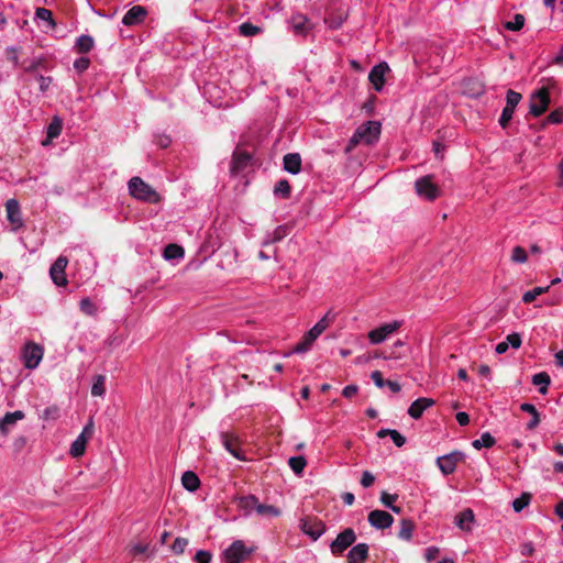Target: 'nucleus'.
I'll return each mask as SVG.
<instances>
[{
    "mask_svg": "<svg viewBox=\"0 0 563 563\" xmlns=\"http://www.w3.org/2000/svg\"><path fill=\"white\" fill-rule=\"evenodd\" d=\"M367 556L368 545L366 543H357L349 551L347 563H364Z\"/></svg>",
    "mask_w": 563,
    "mask_h": 563,
    "instance_id": "nucleus-18",
    "label": "nucleus"
},
{
    "mask_svg": "<svg viewBox=\"0 0 563 563\" xmlns=\"http://www.w3.org/2000/svg\"><path fill=\"white\" fill-rule=\"evenodd\" d=\"M181 484L185 489L194 493L200 487V479L192 471H186L181 476Z\"/></svg>",
    "mask_w": 563,
    "mask_h": 563,
    "instance_id": "nucleus-23",
    "label": "nucleus"
},
{
    "mask_svg": "<svg viewBox=\"0 0 563 563\" xmlns=\"http://www.w3.org/2000/svg\"><path fill=\"white\" fill-rule=\"evenodd\" d=\"M389 437L396 446L401 448L406 443V438L397 430L391 429Z\"/></svg>",
    "mask_w": 563,
    "mask_h": 563,
    "instance_id": "nucleus-54",
    "label": "nucleus"
},
{
    "mask_svg": "<svg viewBox=\"0 0 563 563\" xmlns=\"http://www.w3.org/2000/svg\"><path fill=\"white\" fill-rule=\"evenodd\" d=\"M255 512L263 517V518H275L279 517L282 511L275 506L261 504L260 500L257 501V506L255 509Z\"/></svg>",
    "mask_w": 563,
    "mask_h": 563,
    "instance_id": "nucleus-27",
    "label": "nucleus"
},
{
    "mask_svg": "<svg viewBox=\"0 0 563 563\" xmlns=\"http://www.w3.org/2000/svg\"><path fill=\"white\" fill-rule=\"evenodd\" d=\"M358 388L356 385H347L343 388L342 395L345 398H352L356 393Z\"/></svg>",
    "mask_w": 563,
    "mask_h": 563,
    "instance_id": "nucleus-62",
    "label": "nucleus"
},
{
    "mask_svg": "<svg viewBox=\"0 0 563 563\" xmlns=\"http://www.w3.org/2000/svg\"><path fill=\"white\" fill-rule=\"evenodd\" d=\"M129 194L143 202L158 203L161 201V195L141 177H132L128 181Z\"/></svg>",
    "mask_w": 563,
    "mask_h": 563,
    "instance_id": "nucleus-1",
    "label": "nucleus"
},
{
    "mask_svg": "<svg viewBox=\"0 0 563 563\" xmlns=\"http://www.w3.org/2000/svg\"><path fill=\"white\" fill-rule=\"evenodd\" d=\"M299 527L302 533L309 536L313 541L318 540L325 531L324 525L313 518H302Z\"/></svg>",
    "mask_w": 563,
    "mask_h": 563,
    "instance_id": "nucleus-13",
    "label": "nucleus"
},
{
    "mask_svg": "<svg viewBox=\"0 0 563 563\" xmlns=\"http://www.w3.org/2000/svg\"><path fill=\"white\" fill-rule=\"evenodd\" d=\"M550 289V286H545V287H534L533 289L531 290H528L523 294L522 296V301L525 303H530L532 302L538 296L542 295V294H545L548 292V290Z\"/></svg>",
    "mask_w": 563,
    "mask_h": 563,
    "instance_id": "nucleus-40",
    "label": "nucleus"
},
{
    "mask_svg": "<svg viewBox=\"0 0 563 563\" xmlns=\"http://www.w3.org/2000/svg\"><path fill=\"white\" fill-rule=\"evenodd\" d=\"M369 525L375 529H386L394 523V518L385 510H373L368 514L367 518Z\"/></svg>",
    "mask_w": 563,
    "mask_h": 563,
    "instance_id": "nucleus-15",
    "label": "nucleus"
},
{
    "mask_svg": "<svg viewBox=\"0 0 563 563\" xmlns=\"http://www.w3.org/2000/svg\"><path fill=\"white\" fill-rule=\"evenodd\" d=\"M520 409L523 411V412H528L530 413L531 416L538 413V410L536 408L534 405L530 404V402H523L520 405Z\"/></svg>",
    "mask_w": 563,
    "mask_h": 563,
    "instance_id": "nucleus-64",
    "label": "nucleus"
},
{
    "mask_svg": "<svg viewBox=\"0 0 563 563\" xmlns=\"http://www.w3.org/2000/svg\"><path fill=\"white\" fill-rule=\"evenodd\" d=\"M530 500H531L530 494H528V493L521 494L518 498H516L512 501V508H514L515 512H520L521 510H523L530 504Z\"/></svg>",
    "mask_w": 563,
    "mask_h": 563,
    "instance_id": "nucleus-42",
    "label": "nucleus"
},
{
    "mask_svg": "<svg viewBox=\"0 0 563 563\" xmlns=\"http://www.w3.org/2000/svg\"><path fill=\"white\" fill-rule=\"evenodd\" d=\"M79 309L84 314L90 316V317H95L98 312V308H97L96 303L88 297L82 298L79 301Z\"/></svg>",
    "mask_w": 563,
    "mask_h": 563,
    "instance_id": "nucleus-35",
    "label": "nucleus"
},
{
    "mask_svg": "<svg viewBox=\"0 0 563 563\" xmlns=\"http://www.w3.org/2000/svg\"><path fill=\"white\" fill-rule=\"evenodd\" d=\"M401 327V321H393L385 323L368 332V340L372 344L383 343L388 335L397 331Z\"/></svg>",
    "mask_w": 563,
    "mask_h": 563,
    "instance_id": "nucleus-11",
    "label": "nucleus"
},
{
    "mask_svg": "<svg viewBox=\"0 0 563 563\" xmlns=\"http://www.w3.org/2000/svg\"><path fill=\"white\" fill-rule=\"evenodd\" d=\"M43 355L44 350L40 344L33 342L25 344L22 351L24 366L27 369H35L40 365Z\"/></svg>",
    "mask_w": 563,
    "mask_h": 563,
    "instance_id": "nucleus-4",
    "label": "nucleus"
},
{
    "mask_svg": "<svg viewBox=\"0 0 563 563\" xmlns=\"http://www.w3.org/2000/svg\"><path fill=\"white\" fill-rule=\"evenodd\" d=\"M514 112H515L514 109H511L510 107H506L505 106V108L501 111V115L499 118V124L503 128H506L508 125V123L512 119Z\"/></svg>",
    "mask_w": 563,
    "mask_h": 563,
    "instance_id": "nucleus-48",
    "label": "nucleus"
},
{
    "mask_svg": "<svg viewBox=\"0 0 563 563\" xmlns=\"http://www.w3.org/2000/svg\"><path fill=\"white\" fill-rule=\"evenodd\" d=\"M93 430H95V427H93V421L92 420H89V422L84 427L82 431L80 432L79 435H84V438L89 441V439L91 438V435L93 434Z\"/></svg>",
    "mask_w": 563,
    "mask_h": 563,
    "instance_id": "nucleus-60",
    "label": "nucleus"
},
{
    "mask_svg": "<svg viewBox=\"0 0 563 563\" xmlns=\"http://www.w3.org/2000/svg\"><path fill=\"white\" fill-rule=\"evenodd\" d=\"M63 122L58 117L53 118L52 122L47 128V139L53 140L60 135Z\"/></svg>",
    "mask_w": 563,
    "mask_h": 563,
    "instance_id": "nucleus-38",
    "label": "nucleus"
},
{
    "mask_svg": "<svg viewBox=\"0 0 563 563\" xmlns=\"http://www.w3.org/2000/svg\"><path fill=\"white\" fill-rule=\"evenodd\" d=\"M371 378L378 388H383L385 386L386 380L383 378V375L379 371H374L371 374Z\"/></svg>",
    "mask_w": 563,
    "mask_h": 563,
    "instance_id": "nucleus-58",
    "label": "nucleus"
},
{
    "mask_svg": "<svg viewBox=\"0 0 563 563\" xmlns=\"http://www.w3.org/2000/svg\"><path fill=\"white\" fill-rule=\"evenodd\" d=\"M67 264V257L60 255L57 257V260L52 264L49 268V276L53 283L58 287L66 286L68 284L65 272Z\"/></svg>",
    "mask_w": 563,
    "mask_h": 563,
    "instance_id": "nucleus-10",
    "label": "nucleus"
},
{
    "mask_svg": "<svg viewBox=\"0 0 563 563\" xmlns=\"http://www.w3.org/2000/svg\"><path fill=\"white\" fill-rule=\"evenodd\" d=\"M455 418H456V421H457V423H459L460 426H463V427H464V426H467V424L470 423V417H468V415H467L466 412H464V411H460V412H457V413H456V416H455Z\"/></svg>",
    "mask_w": 563,
    "mask_h": 563,
    "instance_id": "nucleus-63",
    "label": "nucleus"
},
{
    "mask_svg": "<svg viewBox=\"0 0 563 563\" xmlns=\"http://www.w3.org/2000/svg\"><path fill=\"white\" fill-rule=\"evenodd\" d=\"M314 341L316 340H310L309 334L306 333L302 340L298 344H296V346L292 350V353L301 354L308 352L311 349V345Z\"/></svg>",
    "mask_w": 563,
    "mask_h": 563,
    "instance_id": "nucleus-44",
    "label": "nucleus"
},
{
    "mask_svg": "<svg viewBox=\"0 0 563 563\" xmlns=\"http://www.w3.org/2000/svg\"><path fill=\"white\" fill-rule=\"evenodd\" d=\"M288 465L296 475H301L307 465V461L302 455L291 456L288 460Z\"/></svg>",
    "mask_w": 563,
    "mask_h": 563,
    "instance_id": "nucleus-34",
    "label": "nucleus"
},
{
    "mask_svg": "<svg viewBox=\"0 0 563 563\" xmlns=\"http://www.w3.org/2000/svg\"><path fill=\"white\" fill-rule=\"evenodd\" d=\"M38 84H40V90L42 92H45L48 90L51 84H52V78L51 77H45L43 75H40L38 76Z\"/></svg>",
    "mask_w": 563,
    "mask_h": 563,
    "instance_id": "nucleus-61",
    "label": "nucleus"
},
{
    "mask_svg": "<svg viewBox=\"0 0 563 563\" xmlns=\"http://www.w3.org/2000/svg\"><path fill=\"white\" fill-rule=\"evenodd\" d=\"M188 543H189L188 539L178 537V538L175 539V541H174V543L172 545V551L175 554H181V553L185 552Z\"/></svg>",
    "mask_w": 563,
    "mask_h": 563,
    "instance_id": "nucleus-47",
    "label": "nucleus"
},
{
    "mask_svg": "<svg viewBox=\"0 0 563 563\" xmlns=\"http://www.w3.org/2000/svg\"><path fill=\"white\" fill-rule=\"evenodd\" d=\"M93 45H95V41H93L92 36L82 34L77 37V40L75 42V49L77 51V53L86 54V53H89L93 48Z\"/></svg>",
    "mask_w": 563,
    "mask_h": 563,
    "instance_id": "nucleus-25",
    "label": "nucleus"
},
{
    "mask_svg": "<svg viewBox=\"0 0 563 563\" xmlns=\"http://www.w3.org/2000/svg\"><path fill=\"white\" fill-rule=\"evenodd\" d=\"M251 159V156L249 154H239V155H234L233 157V168H240V167H244L249 161Z\"/></svg>",
    "mask_w": 563,
    "mask_h": 563,
    "instance_id": "nucleus-53",
    "label": "nucleus"
},
{
    "mask_svg": "<svg viewBox=\"0 0 563 563\" xmlns=\"http://www.w3.org/2000/svg\"><path fill=\"white\" fill-rule=\"evenodd\" d=\"M254 551L255 548L247 547L243 540H235L222 552V556L227 563H242Z\"/></svg>",
    "mask_w": 563,
    "mask_h": 563,
    "instance_id": "nucleus-3",
    "label": "nucleus"
},
{
    "mask_svg": "<svg viewBox=\"0 0 563 563\" xmlns=\"http://www.w3.org/2000/svg\"><path fill=\"white\" fill-rule=\"evenodd\" d=\"M375 482V476L369 471H364L361 477V485L364 488L371 487Z\"/></svg>",
    "mask_w": 563,
    "mask_h": 563,
    "instance_id": "nucleus-57",
    "label": "nucleus"
},
{
    "mask_svg": "<svg viewBox=\"0 0 563 563\" xmlns=\"http://www.w3.org/2000/svg\"><path fill=\"white\" fill-rule=\"evenodd\" d=\"M389 70V67L386 62H382L377 65H375L369 74H368V80L374 86V89L376 91H382L385 85V75Z\"/></svg>",
    "mask_w": 563,
    "mask_h": 563,
    "instance_id": "nucleus-14",
    "label": "nucleus"
},
{
    "mask_svg": "<svg viewBox=\"0 0 563 563\" xmlns=\"http://www.w3.org/2000/svg\"><path fill=\"white\" fill-rule=\"evenodd\" d=\"M521 100V95L515 90L509 89L506 95V107H510L515 110Z\"/></svg>",
    "mask_w": 563,
    "mask_h": 563,
    "instance_id": "nucleus-46",
    "label": "nucleus"
},
{
    "mask_svg": "<svg viewBox=\"0 0 563 563\" xmlns=\"http://www.w3.org/2000/svg\"><path fill=\"white\" fill-rule=\"evenodd\" d=\"M413 523L409 519H402L400 521V530L398 537L401 540L409 541L412 538Z\"/></svg>",
    "mask_w": 563,
    "mask_h": 563,
    "instance_id": "nucleus-36",
    "label": "nucleus"
},
{
    "mask_svg": "<svg viewBox=\"0 0 563 563\" xmlns=\"http://www.w3.org/2000/svg\"><path fill=\"white\" fill-rule=\"evenodd\" d=\"M258 498L255 495L242 496L238 499L239 507L244 511L245 516H250L256 509Z\"/></svg>",
    "mask_w": 563,
    "mask_h": 563,
    "instance_id": "nucleus-24",
    "label": "nucleus"
},
{
    "mask_svg": "<svg viewBox=\"0 0 563 563\" xmlns=\"http://www.w3.org/2000/svg\"><path fill=\"white\" fill-rule=\"evenodd\" d=\"M24 417L25 415L22 410L7 412L2 418H0V432L2 434H7L9 432V427L24 419Z\"/></svg>",
    "mask_w": 563,
    "mask_h": 563,
    "instance_id": "nucleus-20",
    "label": "nucleus"
},
{
    "mask_svg": "<svg viewBox=\"0 0 563 563\" xmlns=\"http://www.w3.org/2000/svg\"><path fill=\"white\" fill-rule=\"evenodd\" d=\"M405 347V342L401 341V340H397L391 349H390V352L388 355H385L384 358L388 360V358H393V360H400L406 354L405 352H399L398 350L399 349H404Z\"/></svg>",
    "mask_w": 563,
    "mask_h": 563,
    "instance_id": "nucleus-43",
    "label": "nucleus"
},
{
    "mask_svg": "<svg viewBox=\"0 0 563 563\" xmlns=\"http://www.w3.org/2000/svg\"><path fill=\"white\" fill-rule=\"evenodd\" d=\"M520 552L525 556L532 555L533 552H534L533 543L531 541H527V542L522 543L521 547H520Z\"/></svg>",
    "mask_w": 563,
    "mask_h": 563,
    "instance_id": "nucleus-59",
    "label": "nucleus"
},
{
    "mask_svg": "<svg viewBox=\"0 0 563 563\" xmlns=\"http://www.w3.org/2000/svg\"><path fill=\"white\" fill-rule=\"evenodd\" d=\"M211 553L206 550H199L195 554L194 561L195 563H210L211 562Z\"/></svg>",
    "mask_w": 563,
    "mask_h": 563,
    "instance_id": "nucleus-52",
    "label": "nucleus"
},
{
    "mask_svg": "<svg viewBox=\"0 0 563 563\" xmlns=\"http://www.w3.org/2000/svg\"><path fill=\"white\" fill-rule=\"evenodd\" d=\"M239 33L242 36L251 37V36H255L257 34L262 33V29L257 25L250 23V22H243L242 24L239 25Z\"/></svg>",
    "mask_w": 563,
    "mask_h": 563,
    "instance_id": "nucleus-37",
    "label": "nucleus"
},
{
    "mask_svg": "<svg viewBox=\"0 0 563 563\" xmlns=\"http://www.w3.org/2000/svg\"><path fill=\"white\" fill-rule=\"evenodd\" d=\"M289 29L295 36L305 37L313 27L310 19L302 13H295L288 20Z\"/></svg>",
    "mask_w": 563,
    "mask_h": 563,
    "instance_id": "nucleus-6",
    "label": "nucleus"
},
{
    "mask_svg": "<svg viewBox=\"0 0 563 563\" xmlns=\"http://www.w3.org/2000/svg\"><path fill=\"white\" fill-rule=\"evenodd\" d=\"M527 258H528L527 253L522 247L516 246L512 250L511 260L514 262L522 264L527 261Z\"/></svg>",
    "mask_w": 563,
    "mask_h": 563,
    "instance_id": "nucleus-50",
    "label": "nucleus"
},
{
    "mask_svg": "<svg viewBox=\"0 0 563 563\" xmlns=\"http://www.w3.org/2000/svg\"><path fill=\"white\" fill-rule=\"evenodd\" d=\"M525 16L517 13L511 21H507L504 26L509 31H520L525 25Z\"/></svg>",
    "mask_w": 563,
    "mask_h": 563,
    "instance_id": "nucleus-41",
    "label": "nucleus"
},
{
    "mask_svg": "<svg viewBox=\"0 0 563 563\" xmlns=\"http://www.w3.org/2000/svg\"><path fill=\"white\" fill-rule=\"evenodd\" d=\"M283 165L287 173L297 175L301 170V157L298 153H288L283 158Z\"/></svg>",
    "mask_w": 563,
    "mask_h": 563,
    "instance_id": "nucleus-19",
    "label": "nucleus"
},
{
    "mask_svg": "<svg viewBox=\"0 0 563 563\" xmlns=\"http://www.w3.org/2000/svg\"><path fill=\"white\" fill-rule=\"evenodd\" d=\"M87 440L84 438V435H78L70 446V454L74 457H79L85 453Z\"/></svg>",
    "mask_w": 563,
    "mask_h": 563,
    "instance_id": "nucleus-33",
    "label": "nucleus"
},
{
    "mask_svg": "<svg viewBox=\"0 0 563 563\" xmlns=\"http://www.w3.org/2000/svg\"><path fill=\"white\" fill-rule=\"evenodd\" d=\"M90 59L88 57L81 56L79 58H76L74 62V68L78 73H84L89 68Z\"/></svg>",
    "mask_w": 563,
    "mask_h": 563,
    "instance_id": "nucleus-51",
    "label": "nucleus"
},
{
    "mask_svg": "<svg viewBox=\"0 0 563 563\" xmlns=\"http://www.w3.org/2000/svg\"><path fill=\"white\" fill-rule=\"evenodd\" d=\"M415 187L417 194L427 200H434L440 196V188L431 181V176L417 179Z\"/></svg>",
    "mask_w": 563,
    "mask_h": 563,
    "instance_id": "nucleus-8",
    "label": "nucleus"
},
{
    "mask_svg": "<svg viewBox=\"0 0 563 563\" xmlns=\"http://www.w3.org/2000/svg\"><path fill=\"white\" fill-rule=\"evenodd\" d=\"M473 521L474 512L470 508L464 509L455 517V525L463 531H471Z\"/></svg>",
    "mask_w": 563,
    "mask_h": 563,
    "instance_id": "nucleus-21",
    "label": "nucleus"
},
{
    "mask_svg": "<svg viewBox=\"0 0 563 563\" xmlns=\"http://www.w3.org/2000/svg\"><path fill=\"white\" fill-rule=\"evenodd\" d=\"M290 191H291L290 185H289L288 180H286V179H282V180L277 181L274 187L275 196H278V197H282L285 199L290 196Z\"/></svg>",
    "mask_w": 563,
    "mask_h": 563,
    "instance_id": "nucleus-39",
    "label": "nucleus"
},
{
    "mask_svg": "<svg viewBox=\"0 0 563 563\" xmlns=\"http://www.w3.org/2000/svg\"><path fill=\"white\" fill-rule=\"evenodd\" d=\"M547 121L549 123H553V124H559V123H563V109H556L554 111H552Z\"/></svg>",
    "mask_w": 563,
    "mask_h": 563,
    "instance_id": "nucleus-55",
    "label": "nucleus"
},
{
    "mask_svg": "<svg viewBox=\"0 0 563 563\" xmlns=\"http://www.w3.org/2000/svg\"><path fill=\"white\" fill-rule=\"evenodd\" d=\"M356 540V534L353 529L347 528L339 533L330 548L331 552L335 555L342 554Z\"/></svg>",
    "mask_w": 563,
    "mask_h": 563,
    "instance_id": "nucleus-9",
    "label": "nucleus"
},
{
    "mask_svg": "<svg viewBox=\"0 0 563 563\" xmlns=\"http://www.w3.org/2000/svg\"><path fill=\"white\" fill-rule=\"evenodd\" d=\"M380 133V123L367 121L361 124L355 131V139H361L365 144H373L378 140Z\"/></svg>",
    "mask_w": 563,
    "mask_h": 563,
    "instance_id": "nucleus-5",
    "label": "nucleus"
},
{
    "mask_svg": "<svg viewBox=\"0 0 563 563\" xmlns=\"http://www.w3.org/2000/svg\"><path fill=\"white\" fill-rule=\"evenodd\" d=\"M329 312L322 317L307 333L310 340H317L319 335L330 325Z\"/></svg>",
    "mask_w": 563,
    "mask_h": 563,
    "instance_id": "nucleus-26",
    "label": "nucleus"
},
{
    "mask_svg": "<svg viewBox=\"0 0 563 563\" xmlns=\"http://www.w3.org/2000/svg\"><path fill=\"white\" fill-rule=\"evenodd\" d=\"M7 220L12 227L13 231H18L23 227L22 212L20 203L15 199H9L5 202Z\"/></svg>",
    "mask_w": 563,
    "mask_h": 563,
    "instance_id": "nucleus-12",
    "label": "nucleus"
},
{
    "mask_svg": "<svg viewBox=\"0 0 563 563\" xmlns=\"http://www.w3.org/2000/svg\"><path fill=\"white\" fill-rule=\"evenodd\" d=\"M505 343H507V346L508 347H512V349H519L520 345H521V336L519 333H510L507 335L506 340H504Z\"/></svg>",
    "mask_w": 563,
    "mask_h": 563,
    "instance_id": "nucleus-49",
    "label": "nucleus"
},
{
    "mask_svg": "<svg viewBox=\"0 0 563 563\" xmlns=\"http://www.w3.org/2000/svg\"><path fill=\"white\" fill-rule=\"evenodd\" d=\"M106 376L104 375H96L93 377L92 386H91V395L95 397H102L106 394Z\"/></svg>",
    "mask_w": 563,
    "mask_h": 563,
    "instance_id": "nucleus-32",
    "label": "nucleus"
},
{
    "mask_svg": "<svg viewBox=\"0 0 563 563\" xmlns=\"http://www.w3.org/2000/svg\"><path fill=\"white\" fill-rule=\"evenodd\" d=\"M398 498V495H391V494H388L386 492H383L380 494V501L382 504L386 507V508H389L394 505V503L397 500Z\"/></svg>",
    "mask_w": 563,
    "mask_h": 563,
    "instance_id": "nucleus-56",
    "label": "nucleus"
},
{
    "mask_svg": "<svg viewBox=\"0 0 563 563\" xmlns=\"http://www.w3.org/2000/svg\"><path fill=\"white\" fill-rule=\"evenodd\" d=\"M550 383V376L544 372L534 374L532 376V384L539 387V393L542 395L548 393V387Z\"/></svg>",
    "mask_w": 563,
    "mask_h": 563,
    "instance_id": "nucleus-29",
    "label": "nucleus"
},
{
    "mask_svg": "<svg viewBox=\"0 0 563 563\" xmlns=\"http://www.w3.org/2000/svg\"><path fill=\"white\" fill-rule=\"evenodd\" d=\"M464 453L461 451H453L437 459V465L443 475H450L455 472L459 462L463 461Z\"/></svg>",
    "mask_w": 563,
    "mask_h": 563,
    "instance_id": "nucleus-7",
    "label": "nucleus"
},
{
    "mask_svg": "<svg viewBox=\"0 0 563 563\" xmlns=\"http://www.w3.org/2000/svg\"><path fill=\"white\" fill-rule=\"evenodd\" d=\"M288 234V228L286 225H278L272 232H267L262 246H267L276 242L282 241Z\"/></svg>",
    "mask_w": 563,
    "mask_h": 563,
    "instance_id": "nucleus-22",
    "label": "nucleus"
},
{
    "mask_svg": "<svg viewBox=\"0 0 563 563\" xmlns=\"http://www.w3.org/2000/svg\"><path fill=\"white\" fill-rule=\"evenodd\" d=\"M222 444L225 448V450L233 455L235 459L243 461L245 457L243 455V452L240 450L238 444L230 439L228 435L222 434Z\"/></svg>",
    "mask_w": 563,
    "mask_h": 563,
    "instance_id": "nucleus-28",
    "label": "nucleus"
},
{
    "mask_svg": "<svg viewBox=\"0 0 563 563\" xmlns=\"http://www.w3.org/2000/svg\"><path fill=\"white\" fill-rule=\"evenodd\" d=\"M35 18L41 21L47 22L51 27L55 26L53 14L48 9L37 8L35 11Z\"/></svg>",
    "mask_w": 563,
    "mask_h": 563,
    "instance_id": "nucleus-45",
    "label": "nucleus"
},
{
    "mask_svg": "<svg viewBox=\"0 0 563 563\" xmlns=\"http://www.w3.org/2000/svg\"><path fill=\"white\" fill-rule=\"evenodd\" d=\"M495 438L489 432H484L481 437L472 442V445L476 450L483 448L489 449L495 444Z\"/></svg>",
    "mask_w": 563,
    "mask_h": 563,
    "instance_id": "nucleus-31",
    "label": "nucleus"
},
{
    "mask_svg": "<svg viewBox=\"0 0 563 563\" xmlns=\"http://www.w3.org/2000/svg\"><path fill=\"white\" fill-rule=\"evenodd\" d=\"M434 400L432 398L421 397L416 399L408 408V415L412 419H419L423 415L424 410L432 407Z\"/></svg>",
    "mask_w": 563,
    "mask_h": 563,
    "instance_id": "nucleus-17",
    "label": "nucleus"
},
{
    "mask_svg": "<svg viewBox=\"0 0 563 563\" xmlns=\"http://www.w3.org/2000/svg\"><path fill=\"white\" fill-rule=\"evenodd\" d=\"M185 255L184 249L177 244H168L164 249L163 256L165 260H179Z\"/></svg>",
    "mask_w": 563,
    "mask_h": 563,
    "instance_id": "nucleus-30",
    "label": "nucleus"
},
{
    "mask_svg": "<svg viewBox=\"0 0 563 563\" xmlns=\"http://www.w3.org/2000/svg\"><path fill=\"white\" fill-rule=\"evenodd\" d=\"M556 82L552 79H547L545 82L533 91L530 96V113L533 117H540L545 112L550 104V91L554 89Z\"/></svg>",
    "mask_w": 563,
    "mask_h": 563,
    "instance_id": "nucleus-2",
    "label": "nucleus"
},
{
    "mask_svg": "<svg viewBox=\"0 0 563 563\" xmlns=\"http://www.w3.org/2000/svg\"><path fill=\"white\" fill-rule=\"evenodd\" d=\"M146 15L147 11L144 7L134 5L122 18V24L126 26L139 25L143 22Z\"/></svg>",
    "mask_w": 563,
    "mask_h": 563,
    "instance_id": "nucleus-16",
    "label": "nucleus"
}]
</instances>
